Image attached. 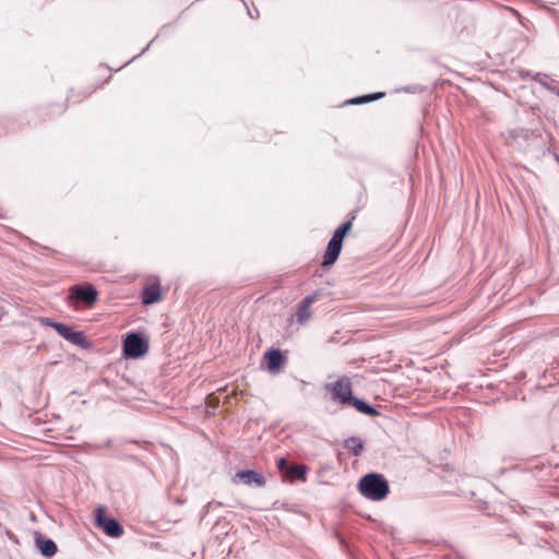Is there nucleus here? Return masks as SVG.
<instances>
[{"label":"nucleus","mask_w":559,"mask_h":559,"mask_svg":"<svg viewBox=\"0 0 559 559\" xmlns=\"http://www.w3.org/2000/svg\"><path fill=\"white\" fill-rule=\"evenodd\" d=\"M307 467L305 465H293L286 469V475L300 480L306 479Z\"/></svg>","instance_id":"nucleus-15"},{"label":"nucleus","mask_w":559,"mask_h":559,"mask_svg":"<svg viewBox=\"0 0 559 559\" xmlns=\"http://www.w3.org/2000/svg\"><path fill=\"white\" fill-rule=\"evenodd\" d=\"M96 523L110 537H120L123 534L122 526L116 520L105 518L102 508L97 509Z\"/></svg>","instance_id":"nucleus-5"},{"label":"nucleus","mask_w":559,"mask_h":559,"mask_svg":"<svg viewBox=\"0 0 559 559\" xmlns=\"http://www.w3.org/2000/svg\"><path fill=\"white\" fill-rule=\"evenodd\" d=\"M348 405H353L358 412L365 415L374 416L378 414V412L372 406L368 405L366 402L359 399L354 397Z\"/></svg>","instance_id":"nucleus-13"},{"label":"nucleus","mask_w":559,"mask_h":559,"mask_svg":"<svg viewBox=\"0 0 559 559\" xmlns=\"http://www.w3.org/2000/svg\"><path fill=\"white\" fill-rule=\"evenodd\" d=\"M34 542L40 554L45 557H52L58 550L52 539L45 538V536L38 532L34 535Z\"/></svg>","instance_id":"nucleus-7"},{"label":"nucleus","mask_w":559,"mask_h":559,"mask_svg":"<svg viewBox=\"0 0 559 559\" xmlns=\"http://www.w3.org/2000/svg\"><path fill=\"white\" fill-rule=\"evenodd\" d=\"M360 493L373 501L383 500L389 493V485L380 474H368L358 484Z\"/></svg>","instance_id":"nucleus-1"},{"label":"nucleus","mask_w":559,"mask_h":559,"mask_svg":"<svg viewBox=\"0 0 559 559\" xmlns=\"http://www.w3.org/2000/svg\"><path fill=\"white\" fill-rule=\"evenodd\" d=\"M345 448L353 454L359 455L364 449V444L359 438L352 437L345 441Z\"/></svg>","instance_id":"nucleus-14"},{"label":"nucleus","mask_w":559,"mask_h":559,"mask_svg":"<svg viewBox=\"0 0 559 559\" xmlns=\"http://www.w3.org/2000/svg\"><path fill=\"white\" fill-rule=\"evenodd\" d=\"M265 359L267 360V369L272 373L277 372L284 362V357L278 349L269 350L265 354Z\"/></svg>","instance_id":"nucleus-11"},{"label":"nucleus","mask_w":559,"mask_h":559,"mask_svg":"<svg viewBox=\"0 0 559 559\" xmlns=\"http://www.w3.org/2000/svg\"><path fill=\"white\" fill-rule=\"evenodd\" d=\"M148 349L147 343L135 333L129 334L123 343V353L126 357L139 358Z\"/></svg>","instance_id":"nucleus-3"},{"label":"nucleus","mask_w":559,"mask_h":559,"mask_svg":"<svg viewBox=\"0 0 559 559\" xmlns=\"http://www.w3.org/2000/svg\"><path fill=\"white\" fill-rule=\"evenodd\" d=\"M317 300V295H308L302 302L299 305L296 317L299 324H306L311 316L312 312L310 310L311 305Z\"/></svg>","instance_id":"nucleus-8"},{"label":"nucleus","mask_w":559,"mask_h":559,"mask_svg":"<svg viewBox=\"0 0 559 559\" xmlns=\"http://www.w3.org/2000/svg\"><path fill=\"white\" fill-rule=\"evenodd\" d=\"M325 389L331 392L332 400L342 405H348L354 399L352 396V382L346 377H343L333 383L326 384Z\"/></svg>","instance_id":"nucleus-2"},{"label":"nucleus","mask_w":559,"mask_h":559,"mask_svg":"<svg viewBox=\"0 0 559 559\" xmlns=\"http://www.w3.org/2000/svg\"><path fill=\"white\" fill-rule=\"evenodd\" d=\"M53 329L57 333L62 336L64 340L69 341L74 345H83L85 343V336L80 331H74L72 328L62 324V323H53Z\"/></svg>","instance_id":"nucleus-6"},{"label":"nucleus","mask_w":559,"mask_h":559,"mask_svg":"<svg viewBox=\"0 0 559 559\" xmlns=\"http://www.w3.org/2000/svg\"><path fill=\"white\" fill-rule=\"evenodd\" d=\"M98 293L92 285H74L70 288L69 299L79 300L91 307L97 300Z\"/></svg>","instance_id":"nucleus-4"},{"label":"nucleus","mask_w":559,"mask_h":559,"mask_svg":"<svg viewBox=\"0 0 559 559\" xmlns=\"http://www.w3.org/2000/svg\"><path fill=\"white\" fill-rule=\"evenodd\" d=\"M237 479L246 485L255 484L259 487L265 484L264 477L254 471H240L236 473L234 481Z\"/></svg>","instance_id":"nucleus-9"},{"label":"nucleus","mask_w":559,"mask_h":559,"mask_svg":"<svg viewBox=\"0 0 559 559\" xmlns=\"http://www.w3.org/2000/svg\"><path fill=\"white\" fill-rule=\"evenodd\" d=\"M44 323H45L46 325H49V326L53 328V323H55V322H53V321H51L50 319H45V320H44Z\"/></svg>","instance_id":"nucleus-20"},{"label":"nucleus","mask_w":559,"mask_h":559,"mask_svg":"<svg viewBox=\"0 0 559 559\" xmlns=\"http://www.w3.org/2000/svg\"><path fill=\"white\" fill-rule=\"evenodd\" d=\"M382 96H383V93H376V94H370V95H366V96H362V97L354 98L349 103L350 104H362V103H367V102L379 99Z\"/></svg>","instance_id":"nucleus-17"},{"label":"nucleus","mask_w":559,"mask_h":559,"mask_svg":"<svg viewBox=\"0 0 559 559\" xmlns=\"http://www.w3.org/2000/svg\"><path fill=\"white\" fill-rule=\"evenodd\" d=\"M352 229V222L348 221L344 223L342 226H340L333 234L332 240H335L337 242L343 243V239L346 236V234Z\"/></svg>","instance_id":"nucleus-16"},{"label":"nucleus","mask_w":559,"mask_h":559,"mask_svg":"<svg viewBox=\"0 0 559 559\" xmlns=\"http://www.w3.org/2000/svg\"><path fill=\"white\" fill-rule=\"evenodd\" d=\"M162 299V293L158 285H151L143 289L142 301L144 305H152Z\"/></svg>","instance_id":"nucleus-12"},{"label":"nucleus","mask_w":559,"mask_h":559,"mask_svg":"<svg viewBox=\"0 0 559 559\" xmlns=\"http://www.w3.org/2000/svg\"><path fill=\"white\" fill-rule=\"evenodd\" d=\"M535 80H538V82H539L543 86L548 87V85H547L546 81H545L544 79H542V75H540L539 73H538V74H536Z\"/></svg>","instance_id":"nucleus-19"},{"label":"nucleus","mask_w":559,"mask_h":559,"mask_svg":"<svg viewBox=\"0 0 559 559\" xmlns=\"http://www.w3.org/2000/svg\"><path fill=\"white\" fill-rule=\"evenodd\" d=\"M342 245L343 243L337 242L332 239L329 241L325 253H324V259L322 262L323 266H330L337 260V258L341 253V250H342Z\"/></svg>","instance_id":"nucleus-10"},{"label":"nucleus","mask_w":559,"mask_h":559,"mask_svg":"<svg viewBox=\"0 0 559 559\" xmlns=\"http://www.w3.org/2000/svg\"><path fill=\"white\" fill-rule=\"evenodd\" d=\"M277 467H278V469H280L281 472H283V473H285V474H286V469H287L288 467H286V461H285V459H280V460L277 461Z\"/></svg>","instance_id":"nucleus-18"}]
</instances>
